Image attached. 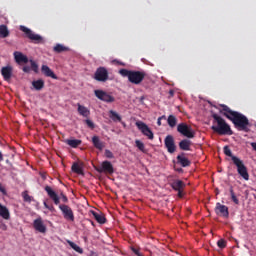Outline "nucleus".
Masks as SVG:
<instances>
[{"label":"nucleus","mask_w":256,"mask_h":256,"mask_svg":"<svg viewBox=\"0 0 256 256\" xmlns=\"http://www.w3.org/2000/svg\"><path fill=\"white\" fill-rule=\"evenodd\" d=\"M94 95L97 99H100V101H104L105 103H113L115 101V97L109 95V93L103 90H95Z\"/></svg>","instance_id":"9b49d317"},{"label":"nucleus","mask_w":256,"mask_h":256,"mask_svg":"<svg viewBox=\"0 0 256 256\" xmlns=\"http://www.w3.org/2000/svg\"><path fill=\"white\" fill-rule=\"evenodd\" d=\"M92 144L98 151H103V149H105V143L99 139V136L92 137Z\"/></svg>","instance_id":"6ab92c4d"},{"label":"nucleus","mask_w":256,"mask_h":256,"mask_svg":"<svg viewBox=\"0 0 256 256\" xmlns=\"http://www.w3.org/2000/svg\"><path fill=\"white\" fill-rule=\"evenodd\" d=\"M30 64L32 71H34V73H39V65H37L33 60H30Z\"/></svg>","instance_id":"4c0bfd02"},{"label":"nucleus","mask_w":256,"mask_h":256,"mask_svg":"<svg viewBox=\"0 0 256 256\" xmlns=\"http://www.w3.org/2000/svg\"><path fill=\"white\" fill-rule=\"evenodd\" d=\"M119 74L122 77H127L129 83H132V85H141L145 81V77H147V73L143 70H127L125 68L120 69Z\"/></svg>","instance_id":"7ed1b4c3"},{"label":"nucleus","mask_w":256,"mask_h":256,"mask_svg":"<svg viewBox=\"0 0 256 256\" xmlns=\"http://www.w3.org/2000/svg\"><path fill=\"white\" fill-rule=\"evenodd\" d=\"M22 197L25 203H31V201H35L32 196L29 195V192L24 191L22 192Z\"/></svg>","instance_id":"473e14b6"},{"label":"nucleus","mask_w":256,"mask_h":256,"mask_svg":"<svg viewBox=\"0 0 256 256\" xmlns=\"http://www.w3.org/2000/svg\"><path fill=\"white\" fill-rule=\"evenodd\" d=\"M178 197H183V190H178Z\"/></svg>","instance_id":"09e8293b"},{"label":"nucleus","mask_w":256,"mask_h":256,"mask_svg":"<svg viewBox=\"0 0 256 256\" xmlns=\"http://www.w3.org/2000/svg\"><path fill=\"white\" fill-rule=\"evenodd\" d=\"M176 171H178V173H183V168H178Z\"/></svg>","instance_id":"603ef678"},{"label":"nucleus","mask_w":256,"mask_h":256,"mask_svg":"<svg viewBox=\"0 0 256 256\" xmlns=\"http://www.w3.org/2000/svg\"><path fill=\"white\" fill-rule=\"evenodd\" d=\"M1 75L4 79V81H10L11 77H13V67L12 66L2 67Z\"/></svg>","instance_id":"2eb2a0df"},{"label":"nucleus","mask_w":256,"mask_h":256,"mask_svg":"<svg viewBox=\"0 0 256 256\" xmlns=\"http://www.w3.org/2000/svg\"><path fill=\"white\" fill-rule=\"evenodd\" d=\"M167 123H168L169 127H171L173 129V127H176V125H177V117H175L173 115H169L168 119H167Z\"/></svg>","instance_id":"c756f323"},{"label":"nucleus","mask_w":256,"mask_h":256,"mask_svg":"<svg viewBox=\"0 0 256 256\" xmlns=\"http://www.w3.org/2000/svg\"><path fill=\"white\" fill-rule=\"evenodd\" d=\"M97 173H105L106 175H113L115 173V168L110 161H103L102 164L95 168Z\"/></svg>","instance_id":"0eeeda50"},{"label":"nucleus","mask_w":256,"mask_h":256,"mask_svg":"<svg viewBox=\"0 0 256 256\" xmlns=\"http://www.w3.org/2000/svg\"><path fill=\"white\" fill-rule=\"evenodd\" d=\"M67 243L74 251H76V253H83V248L79 247L73 241L67 240Z\"/></svg>","instance_id":"c85d7f7f"},{"label":"nucleus","mask_w":256,"mask_h":256,"mask_svg":"<svg viewBox=\"0 0 256 256\" xmlns=\"http://www.w3.org/2000/svg\"><path fill=\"white\" fill-rule=\"evenodd\" d=\"M88 221H89V223H91V225H94L93 221H91V220H88Z\"/></svg>","instance_id":"4d7b16f0"},{"label":"nucleus","mask_w":256,"mask_h":256,"mask_svg":"<svg viewBox=\"0 0 256 256\" xmlns=\"http://www.w3.org/2000/svg\"><path fill=\"white\" fill-rule=\"evenodd\" d=\"M64 143H66V145H69V147H72L73 149H77V147L81 145L82 141L79 139H66Z\"/></svg>","instance_id":"b1692460"},{"label":"nucleus","mask_w":256,"mask_h":256,"mask_svg":"<svg viewBox=\"0 0 256 256\" xmlns=\"http://www.w3.org/2000/svg\"><path fill=\"white\" fill-rule=\"evenodd\" d=\"M223 151H224V155H226V157H231L232 160H233V157H237V156H233V152L231 151V148H229V146H224Z\"/></svg>","instance_id":"72a5a7b5"},{"label":"nucleus","mask_w":256,"mask_h":256,"mask_svg":"<svg viewBox=\"0 0 256 256\" xmlns=\"http://www.w3.org/2000/svg\"><path fill=\"white\" fill-rule=\"evenodd\" d=\"M230 195L233 203H235V205H239V199L235 195V191H233V187L230 188Z\"/></svg>","instance_id":"f704fd0d"},{"label":"nucleus","mask_w":256,"mask_h":256,"mask_svg":"<svg viewBox=\"0 0 256 256\" xmlns=\"http://www.w3.org/2000/svg\"><path fill=\"white\" fill-rule=\"evenodd\" d=\"M77 111L79 113V115H81L82 117H89V115H91V111L88 110L87 107L81 105L80 103L77 104Z\"/></svg>","instance_id":"4be33fe9"},{"label":"nucleus","mask_w":256,"mask_h":256,"mask_svg":"<svg viewBox=\"0 0 256 256\" xmlns=\"http://www.w3.org/2000/svg\"><path fill=\"white\" fill-rule=\"evenodd\" d=\"M85 123L87 127H89V129H95V123H93V121H91L90 119H86Z\"/></svg>","instance_id":"a19ab883"},{"label":"nucleus","mask_w":256,"mask_h":256,"mask_svg":"<svg viewBox=\"0 0 256 256\" xmlns=\"http://www.w3.org/2000/svg\"><path fill=\"white\" fill-rule=\"evenodd\" d=\"M109 115H110V119H112V121H119V123H121V117L119 116V114L113 110L109 111Z\"/></svg>","instance_id":"2f4dec72"},{"label":"nucleus","mask_w":256,"mask_h":256,"mask_svg":"<svg viewBox=\"0 0 256 256\" xmlns=\"http://www.w3.org/2000/svg\"><path fill=\"white\" fill-rule=\"evenodd\" d=\"M221 110L220 113L226 117V119H229V121H232L233 125L236 127V129H239L240 131H249L247 127H249V119L247 116L243 115L241 112L233 111L229 106L225 104H220Z\"/></svg>","instance_id":"f257e3e1"},{"label":"nucleus","mask_w":256,"mask_h":256,"mask_svg":"<svg viewBox=\"0 0 256 256\" xmlns=\"http://www.w3.org/2000/svg\"><path fill=\"white\" fill-rule=\"evenodd\" d=\"M217 245L220 249H225L227 247V242L223 239L218 240Z\"/></svg>","instance_id":"58836bf2"},{"label":"nucleus","mask_w":256,"mask_h":256,"mask_svg":"<svg viewBox=\"0 0 256 256\" xmlns=\"http://www.w3.org/2000/svg\"><path fill=\"white\" fill-rule=\"evenodd\" d=\"M0 193H3V195H7V190H5V187H3V184L0 183Z\"/></svg>","instance_id":"c03bdc74"},{"label":"nucleus","mask_w":256,"mask_h":256,"mask_svg":"<svg viewBox=\"0 0 256 256\" xmlns=\"http://www.w3.org/2000/svg\"><path fill=\"white\" fill-rule=\"evenodd\" d=\"M94 79L96 81H100L101 83H105V81L109 80V71L105 67L97 68L96 72L94 73Z\"/></svg>","instance_id":"6e6552de"},{"label":"nucleus","mask_w":256,"mask_h":256,"mask_svg":"<svg viewBox=\"0 0 256 256\" xmlns=\"http://www.w3.org/2000/svg\"><path fill=\"white\" fill-rule=\"evenodd\" d=\"M135 125L139 129V131H141V133L144 134L145 137H148V139H150L151 141L155 138V135L153 134V131H151V128H149V126H147V124H145L144 122L137 121Z\"/></svg>","instance_id":"1a4fd4ad"},{"label":"nucleus","mask_w":256,"mask_h":256,"mask_svg":"<svg viewBox=\"0 0 256 256\" xmlns=\"http://www.w3.org/2000/svg\"><path fill=\"white\" fill-rule=\"evenodd\" d=\"M176 159H177V163L179 165H181V167H190L191 166V161L183 155H178Z\"/></svg>","instance_id":"412c9836"},{"label":"nucleus","mask_w":256,"mask_h":256,"mask_svg":"<svg viewBox=\"0 0 256 256\" xmlns=\"http://www.w3.org/2000/svg\"><path fill=\"white\" fill-rule=\"evenodd\" d=\"M122 125H124V127H125V123H122Z\"/></svg>","instance_id":"13d9d810"},{"label":"nucleus","mask_w":256,"mask_h":256,"mask_svg":"<svg viewBox=\"0 0 256 256\" xmlns=\"http://www.w3.org/2000/svg\"><path fill=\"white\" fill-rule=\"evenodd\" d=\"M32 86L36 91H41L45 87V81L43 79L34 80Z\"/></svg>","instance_id":"a878e982"},{"label":"nucleus","mask_w":256,"mask_h":256,"mask_svg":"<svg viewBox=\"0 0 256 256\" xmlns=\"http://www.w3.org/2000/svg\"><path fill=\"white\" fill-rule=\"evenodd\" d=\"M169 95H170L171 97H173V95H175V92H174L173 90H170V91H169Z\"/></svg>","instance_id":"3c124183"},{"label":"nucleus","mask_w":256,"mask_h":256,"mask_svg":"<svg viewBox=\"0 0 256 256\" xmlns=\"http://www.w3.org/2000/svg\"><path fill=\"white\" fill-rule=\"evenodd\" d=\"M105 157L107 159H115V155L113 154V152H111V150L106 149L105 150Z\"/></svg>","instance_id":"ea45409f"},{"label":"nucleus","mask_w":256,"mask_h":256,"mask_svg":"<svg viewBox=\"0 0 256 256\" xmlns=\"http://www.w3.org/2000/svg\"><path fill=\"white\" fill-rule=\"evenodd\" d=\"M1 228L3 229V231H5V229H7V226L3 225L1 226Z\"/></svg>","instance_id":"5fc2aeb1"},{"label":"nucleus","mask_w":256,"mask_h":256,"mask_svg":"<svg viewBox=\"0 0 256 256\" xmlns=\"http://www.w3.org/2000/svg\"><path fill=\"white\" fill-rule=\"evenodd\" d=\"M159 119H161V120H162V119H165V115L159 117Z\"/></svg>","instance_id":"6e6d98bb"},{"label":"nucleus","mask_w":256,"mask_h":256,"mask_svg":"<svg viewBox=\"0 0 256 256\" xmlns=\"http://www.w3.org/2000/svg\"><path fill=\"white\" fill-rule=\"evenodd\" d=\"M54 53H65V51H69V47H66L62 44H56L53 48Z\"/></svg>","instance_id":"cd10ccee"},{"label":"nucleus","mask_w":256,"mask_h":256,"mask_svg":"<svg viewBox=\"0 0 256 256\" xmlns=\"http://www.w3.org/2000/svg\"><path fill=\"white\" fill-rule=\"evenodd\" d=\"M22 71H24V73H29V72L31 71V67H29V66H24V67L22 68Z\"/></svg>","instance_id":"a18cd8bd"},{"label":"nucleus","mask_w":256,"mask_h":256,"mask_svg":"<svg viewBox=\"0 0 256 256\" xmlns=\"http://www.w3.org/2000/svg\"><path fill=\"white\" fill-rule=\"evenodd\" d=\"M19 29L22 31V33H25L26 37L30 39V41H33L34 43H43V37L39 34H35L26 26L21 25Z\"/></svg>","instance_id":"423d86ee"},{"label":"nucleus","mask_w":256,"mask_h":256,"mask_svg":"<svg viewBox=\"0 0 256 256\" xmlns=\"http://www.w3.org/2000/svg\"><path fill=\"white\" fill-rule=\"evenodd\" d=\"M234 165L237 167V172L242 179L249 181V172L247 171V166L237 157H232Z\"/></svg>","instance_id":"20e7f679"},{"label":"nucleus","mask_w":256,"mask_h":256,"mask_svg":"<svg viewBox=\"0 0 256 256\" xmlns=\"http://www.w3.org/2000/svg\"><path fill=\"white\" fill-rule=\"evenodd\" d=\"M92 213V217L95 219V221H97V223H99L100 225H103L105 223H107V218H105V214H103V212L101 211H91Z\"/></svg>","instance_id":"f3484780"},{"label":"nucleus","mask_w":256,"mask_h":256,"mask_svg":"<svg viewBox=\"0 0 256 256\" xmlns=\"http://www.w3.org/2000/svg\"><path fill=\"white\" fill-rule=\"evenodd\" d=\"M135 145L139 149V151H142V153H145V144H143V142H141L140 140H136Z\"/></svg>","instance_id":"e433bc0d"},{"label":"nucleus","mask_w":256,"mask_h":256,"mask_svg":"<svg viewBox=\"0 0 256 256\" xmlns=\"http://www.w3.org/2000/svg\"><path fill=\"white\" fill-rule=\"evenodd\" d=\"M33 225H43V220L41 218H37L34 220Z\"/></svg>","instance_id":"37998d69"},{"label":"nucleus","mask_w":256,"mask_h":256,"mask_svg":"<svg viewBox=\"0 0 256 256\" xmlns=\"http://www.w3.org/2000/svg\"><path fill=\"white\" fill-rule=\"evenodd\" d=\"M0 161H3V153L0 152Z\"/></svg>","instance_id":"864d4df0"},{"label":"nucleus","mask_w":256,"mask_h":256,"mask_svg":"<svg viewBox=\"0 0 256 256\" xmlns=\"http://www.w3.org/2000/svg\"><path fill=\"white\" fill-rule=\"evenodd\" d=\"M164 145L168 153H175L177 151V146L175 145V138L172 135H167L164 139Z\"/></svg>","instance_id":"f8f14e48"},{"label":"nucleus","mask_w":256,"mask_h":256,"mask_svg":"<svg viewBox=\"0 0 256 256\" xmlns=\"http://www.w3.org/2000/svg\"><path fill=\"white\" fill-rule=\"evenodd\" d=\"M171 187L174 191H183V189H185V182H183V180H174L171 183Z\"/></svg>","instance_id":"aec40b11"},{"label":"nucleus","mask_w":256,"mask_h":256,"mask_svg":"<svg viewBox=\"0 0 256 256\" xmlns=\"http://www.w3.org/2000/svg\"><path fill=\"white\" fill-rule=\"evenodd\" d=\"M0 217H2V219H9L10 217L9 209L2 204H0Z\"/></svg>","instance_id":"bb28decb"},{"label":"nucleus","mask_w":256,"mask_h":256,"mask_svg":"<svg viewBox=\"0 0 256 256\" xmlns=\"http://www.w3.org/2000/svg\"><path fill=\"white\" fill-rule=\"evenodd\" d=\"M60 197H61L63 203H67L69 201V198H67V196L63 193L60 194Z\"/></svg>","instance_id":"79ce46f5"},{"label":"nucleus","mask_w":256,"mask_h":256,"mask_svg":"<svg viewBox=\"0 0 256 256\" xmlns=\"http://www.w3.org/2000/svg\"><path fill=\"white\" fill-rule=\"evenodd\" d=\"M15 62L18 63V65H21V63H29V58L23 54L22 52L15 51L13 53Z\"/></svg>","instance_id":"dca6fc26"},{"label":"nucleus","mask_w":256,"mask_h":256,"mask_svg":"<svg viewBox=\"0 0 256 256\" xmlns=\"http://www.w3.org/2000/svg\"><path fill=\"white\" fill-rule=\"evenodd\" d=\"M72 171L73 173H77V175H83V168L77 162L72 165Z\"/></svg>","instance_id":"7c9ffc66"},{"label":"nucleus","mask_w":256,"mask_h":256,"mask_svg":"<svg viewBox=\"0 0 256 256\" xmlns=\"http://www.w3.org/2000/svg\"><path fill=\"white\" fill-rule=\"evenodd\" d=\"M177 131L180 135H183V137H187V139H193L195 137L193 128H191L187 123L178 124Z\"/></svg>","instance_id":"39448f33"},{"label":"nucleus","mask_w":256,"mask_h":256,"mask_svg":"<svg viewBox=\"0 0 256 256\" xmlns=\"http://www.w3.org/2000/svg\"><path fill=\"white\" fill-rule=\"evenodd\" d=\"M41 72L43 73V75H45V77H51V79H58L55 72H53V70H51V68H49V66L47 65H42Z\"/></svg>","instance_id":"a211bd4d"},{"label":"nucleus","mask_w":256,"mask_h":256,"mask_svg":"<svg viewBox=\"0 0 256 256\" xmlns=\"http://www.w3.org/2000/svg\"><path fill=\"white\" fill-rule=\"evenodd\" d=\"M179 147L181 151H191V140L183 139L179 142Z\"/></svg>","instance_id":"5701e85b"},{"label":"nucleus","mask_w":256,"mask_h":256,"mask_svg":"<svg viewBox=\"0 0 256 256\" xmlns=\"http://www.w3.org/2000/svg\"><path fill=\"white\" fill-rule=\"evenodd\" d=\"M133 253H135V255L137 256H141V252H139V250H137L136 248H132Z\"/></svg>","instance_id":"de8ad7c7"},{"label":"nucleus","mask_w":256,"mask_h":256,"mask_svg":"<svg viewBox=\"0 0 256 256\" xmlns=\"http://www.w3.org/2000/svg\"><path fill=\"white\" fill-rule=\"evenodd\" d=\"M9 35H10V32L7 25L5 24L0 25V39H7Z\"/></svg>","instance_id":"393cba45"},{"label":"nucleus","mask_w":256,"mask_h":256,"mask_svg":"<svg viewBox=\"0 0 256 256\" xmlns=\"http://www.w3.org/2000/svg\"><path fill=\"white\" fill-rule=\"evenodd\" d=\"M44 189L48 197H50V199H52V201L54 202V205H59L60 203L59 195H57V193L53 190V188H51V186H45Z\"/></svg>","instance_id":"ddd939ff"},{"label":"nucleus","mask_w":256,"mask_h":256,"mask_svg":"<svg viewBox=\"0 0 256 256\" xmlns=\"http://www.w3.org/2000/svg\"><path fill=\"white\" fill-rule=\"evenodd\" d=\"M44 207H45V209H49V211H53V209H54V207L53 206H49L47 204V202H44Z\"/></svg>","instance_id":"49530a36"},{"label":"nucleus","mask_w":256,"mask_h":256,"mask_svg":"<svg viewBox=\"0 0 256 256\" xmlns=\"http://www.w3.org/2000/svg\"><path fill=\"white\" fill-rule=\"evenodd\" d=\"M157 125H158V127H161V118H158Z\"/></svg>","instance_id":"8fccbe9b"},{"label":"nucleus","mask_w":256,"mask_h":256,"mask_svg":"<svg viewBox=\"0 0 256 256\" xmlns=\"http://www.w3.org/2000/svg\"><path fill=\"white\" fill-rule=\"evenodd\" d=\"M215 213L221 217H229V208L221 203H217Z\"/></svg>","instance_id":"4468645a"},{"label":"nucleus","mask_w":256,"mask_h":256,"mask_svg":"<svg viewBox=\"0 0 256 256\" xmlns=\"http://www.w3.org/2000/svg\"><path fill=\"white\" fill-rule=\"evenodd\" d=\"M213 125L211 126L212 131L217 133L218 135H233V130H231V126L227 124L223 117L218 114H212Z\"/></svg>","instance_id":"f03ea898"},{"label":"nucleus","mask_w":256,"mask_h":256,"mask_svg":"<svg viewBox=\"0 0 256 256\" xmlns=\"http://www.w3.org/2000/svg\"><path fill=\"white\" fill-rule=\"evenodd\" d=\"M59 209L62 211L63 217L66 221H75V215L73 214V209H71V207L61 204L59 205Z\"/></svg>","instance_id":"9d476101"},{"label":"nucleus","mask_w":256,"mask_h":256,"mask_svg":"<svg viewBox=\"0 0 256 256\" xmlns=\"http://www.w3.org/2000/svg\"><path fill=\"white\" fill-rule=\"evenodd\" d=\"M35 231L38 233H45L47 231V227L45 225H34Z\"/></svg>","instance_id":"c9c22d12"}]
</instances>
